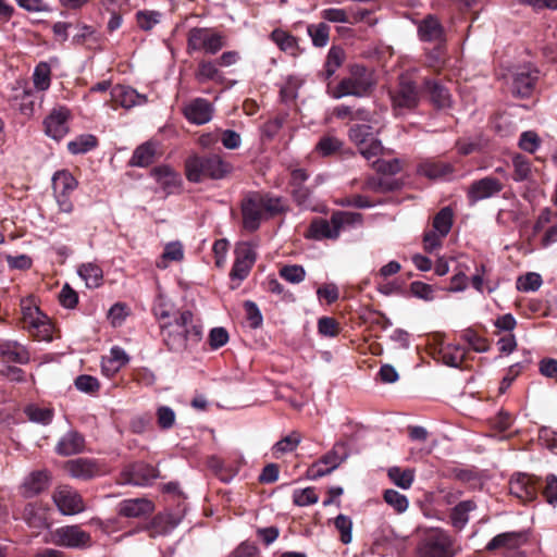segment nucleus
<instances>
[{
	"label": "nucleus",
	"mask_w": 557,
	"mask_h": 557,
	"mask_svg": "<svg viewBox=\"0 0 557 557\" xmlns=\"http://www.w3.org/2000/svg\"><path fill=\"white\" fill-rule=\"evenodd\" d=\"M374 85L372 72L363 65L355 64L350 67V75L343 78L334 88L329 87L327 92L334 99L346 96L364 97Z\"/></svg>",
	"instance_id": "1"
},
{
	"label": "nucleus",
	"mask_w": 557,
	"mask_h": 557,
	"mask_svg": "<svg viewBox=\"0 0 557 557\" xmlns=\"http://www.w3.org/2000/svg\"><path fill=\"white\" fill-rule=\"evenodd\" d=\"M231 171L232 165L218 154L191 157L186 161V176L194 183L203 178L221 180Z\"/></svg>",
	"instance_id": "2"
},
{
	"label": "nucleus",
	"mask_w": 557,
	"mask_h": 557,
	"mask_svg": "<svg viewBox=\"0 0 557 557\" xmlns=\"http://www.w3.org/2000/svg\"><path fill=\"white\" fill-rule=\"evenodd\" d=\"M362 215L357 212L337 211L331 220L318 219L312 221L309 236L313 239L337 238L339 233L350 226L361 225Z\"/></svg>",
	"instance_id": "3"
},
{
	"label": "nucleus",
	"mask_w": 557,
	"mask_h": 557,
	"mask_svg": "<svg viewBox=\"0 0 557 557\" xmlns=\"http://www.w3.org/2000/svg\"><path fill=\"white\" fill-rule=\"evenodd\" d=\"M459 550L456 540L440 528L425 531L418 546L420 557H455Z\"/></svg>",
	"instance_id": "4"
},
{
	"label": "nucleus",
	"mask_w": 557,
	"mask_h": 557,
	"mask_svg": "<svg viewBox=\"0 0 557 557\" xmlns=\"http://www.w3.org/2000/svg\"><path fill=\"white\" fill-rule=\"evenodd\" d=\"M23 327L36 339L50 342L53 326L48 317L28 299L21 301Z\"/></svg>",
	"instance_id": "5"
},
{
	"label": "nucleus",
	"mask_w": 557,
	"mask_h": 557,
	"mask_svg": "<svg viewBox=\"0 0 557 557\" xmlns=\"http://www.w3.org/2000/svg\"><path fill=\"white\" fill-rule=\"evenodd\" d=\"M23 327L36 339L50 342L53 326L48 317L28 299L21 301Z\"/></svg>",
	"instance_id": "6"
},
{
	"label": "nucleus",
	"mask_w": 557,
	"mask_h": 557,
	"mask_svg": "<svg viewBox=\"0 0 557 557\" xmlns=\"http://www.w3.org/2000/svg\"><path fill=\"white\" fill-rule=\"evenodd\" d=\"M23 327L36 339L50 342L53 326L48 317L28 299L21 301Z\"/></svg>",
	"instance_id": "7"
},
{
	"label": "nucleus",
	"mask_w": 557,
	"mask_h": 557,
	"mask_svg": "<svg viewBox=\"0 0 557 557\" xmlns=\"http://www.w3.org/2000/svg\"><path fill=\"white\" fill-rule=\"evenodd\" d=\"M224 47L223 36L211 28L194 27L187 34V51L215 54Z\"/></svg>",
	"instance_id": "8"
},
{
	"label": "nucleus",
	"mask_w": 557,
	"mask_h": 557,
	"mask_svg": "<svg viewBox=\"0 0 557 557\" xmlns=\"http://www.w3.org/2000/svg\"><path fill=\"white\" fill-rule=\"evenodd\" d=\"M49 542L72 549H86L92 545L90 533L77 524L63 525L52 530Z\"/></svg>",
	"instance_id": "9"
},
{
	"label": "nucleus",
	"mask_w": 557,
	"mask_h": 557,
	"mask_svg": "<svg viewBox=\"0 0 557 557\" xmlns=\"http://www.w3.org/2000/svg\"><path fill=\"white\" fill-rule=\"evenodd\" d=\"M349 138L357 146L360 154L368 161L383 152L381 140L374 135L373 128L366 124H356L349 129Z\"/></svg>",
	"instance_id": "10"
},
{
	"label": "nucleus",
	"mask_w": 557,
	"mask_h": 557,
	"mask_svg": "<svg viewBox=\"0 0 557 557\" xmlns=\"http://www.w3.org/2000/svg\"><path fill=\"white\" fill-rule=\"evenodd\" d=\"M193 322V313L188 310L180 312L174 322L169 323L162 330L163 342L172 351H181L185 349L187 335L184 329Z\"/></svg>",
	"instance_id": "11"
},
{
	"label": "nucleus",
	"mask_w": 557,
	"mask_h": 557,
	"mask_svg": "<svg viewBox=\"0 0 557 557\" xmlns=\"http://www.w3.org/2000/svg\"><path fill=\"white\" fill-rule=\"evenodd\" d=\"M52 500L63 516L78 515L86 509L82 495L70 485L57 486L52 493Z\"/></svg>",
	"instance_id": "12"
},
{
	"label": "nucleus",
	"mask_w": 557,
	"mask_h": 557,
	"mask_svg": "<svg viewBox=\"0 0 557 557\" xmlns=\"http://www.w3.org/2000/svg\"><path fill=\"white\" fill-rule=\"evenodd\" d=\"M393 108L397 112L411 110L419 103V91L408 75H401L398 87L391 92Z\"/></svg>",
	"instance_id": "13"
},
{
	"label": "nucleus",
	"mask_w": 557,
	"mask_h": 557,
	"mask_svg": "<svg viewBox=\"0 0 557 557\" xmlns=\"http://www.w3.org/2000/svg\"><path fill=\"white\" fill-rule=\"evenodd\" d=\"M539 70L531 64L517 66L511 73V91L515 96H531L539 79Z\"/></svg>",
	"instance_id": "14"
},
{
	"label": "nucleus",
	"mask_w": 557,
	"mask_h": 557,
	"mask_svg": "<svg viewBox=\"0 0 557 557\" xmlns=\"http://www.w3.org/2000/svg\"><path fill=\"white\" fill-rule=\"evenodd\" d=\"M235 255L236 258L230 276L233 281L242 282L248 276L256 261L255 246L250 243H239L235 248Z\"/></svg>",
	"instance_id": "15"
},
{
	"label": "nucleus",
	"mask_w": 557,
	"mask_h": 557,
	"mask_svg": "<svg viewBox=\"0 0 557 557\" xmlns=\"http://www.w3.org/2000/svg\"><path fill=\"white\" fill-rule=\"evenodd\" d=\"M504 188L503 183L493 176L473 181L467 191L468 200L471 205L492 198L498 195Z\"/></svg>",
	"instance_id": "16"
},
{
	"label": "nucleus",
	"mask_w": 557,
	"mask_h": 557,
	"mask_svg": "<svg viewBox=\"0 0 557 557\" xmlns=\"http://www.w3.org/2000/svg\"><path fill=\"white\" fill-rule=\"evenodd\" d=\"M539 487L540 479L525 473L516 474L509 482L510 494L523 503L536 499Z\"/></svg>",
	"instance_id": "17"
},
{
	"label": "nucleus",
	"mask_w": 557,
	"mask_h": 557,
	"mask_svg": "<svg viewBox=\"0 0 557 557\" xmlns=\"http://www.w3.org/2000/svg\"><path fill=\"white\" fill-rule=\"evenodd\" d=\"M70 110L65 107H55L45 119V132L47 136L60 140L69 133Z\"/></svg>",
	"instance_id": "18"
},
{
	"label": "nucleus",
	"mask_w": 557,
	"mask_h": 557,
	"mask_svg": "<svg viewBox=\"0 0 557 557\" xmlns=\"http://www.w3.org/2000/svg\"><path fill=\"white\" fill-rule=\"evenodd\" d=\"M52 475L48 470H36L25 476L20 491L26 498H32L45 492L51 484Z\"/></svg>",
	"instance_id": "19"
},
{
	"label": "nucleus",
	"mask_w": 557,
	"mask_h": 557,
	"mask_svg": "<svg viewBox=\"0 0 557 557\" xmlns=\"http://www.w3.org/2000/svg\"><path fill=\"white\" fill-rule=\"evenodd\" d=\"M67 474L77 480H91L101 473V469L95 460L88 458H75L64 463Z\"/></svg>",
	"instance_id": "20"
},
{
	"label": "nucleus",
	"mask_w": 557,
	"mask_h": 557,
	"mask_svg": "<svg viewBox=\"0 0 557 557\" xmlns=\"http://www.w3.org/2000/svg\"><path fill=\"white\" fill-rule=\"evenodd\" d=\"M157 478V469L147 463H135L122 472L121 483L131 485H148Z\"/></svg>",
	"instance_id": "21"
},
{
	"label": "nucleus",
	"mask_w": 557,
	"mask_h": 557,
	"mask_svg": "<svg viewBox=\"0 0 557 557\" xmlns=\"http://www.w3.org/2000/svg\"><path fill=\"white\" fill-rule=\"evenodd\" d=\"M244 227L248 231H256L263 218L264 210L260 203L259 195L255 194L245 199L242 206Z\"/></svg>",
	"instance_id": "22"
},
{
	"label": "nucleus",
	"mask_w": 557,
	"mask_h": 557,
	"mask_svg": "<svg viewBox=\"0 0 557 557\" xmlns=\"http://www.w3.org/2000/svg\"><path fill=\"white\" fill-rule=\"evenodd\" d=\"M110 94L111 100L125 109H131L147 102L145 95L138 94L134 88L128 86L117 85L111 89Z\"/></svg>",
	"instance_id": "23"
},
{
	"label": "nucleus",
	"mask_w": 557,
	"mask_h": 557,
	"mask_svg": "<svg viewBox=\"0 0 557 557\" xmlns=\"http://www.w3.org/2000/svg\"><path fill=\"white\" fill-rule=\"evenodd\" d=\"M212 106L203 99L197 98L184 108L185 117L194 124L202 125L212 119Z\"/></svg>",
	"instance_id": "24"
},
{
	"label": "nucleus",
	"mask_w": 557,
	"mask_h": 557,
	"mask_svg": "<svg viewBox=\"0 0 557 557\" xmlns=\"http://www.w3.org/2000/svg\"><path fill=\"white\" fill-rule=\"evenodd\" d=\"M418 35L423 41L443 42L445 40L444 28L433 15H428L418 23Z\"/></svg>",
	"instance_id": "25"
},
{
	"label": "nucleus",
	"mask_w": 557,
	"mask_h": 557,
	"mask_svg": "<svg viewBox=\"0 0 557 557\" xmlns=\"http://www.w3.org/2000/svg\"><path fill=\"white\" fill-rule=\"evenodd\" d=\"M153 511V505L146 498L125 499L119 504V513L127 518H139Z\"/></svg>",
	"instance_id": "26"
},
{
	"label": "nucleus",
	"mask_w": 557,
	"mask_h": 557,
	"mask_svg": "<svg viewBox=\"0 0 557 557\" xmlns=\"http://www.w3.org/2000/svg\"><path fill=\"white\" fill-rule=\"evenodd\" d=\"M85 438L76 431H69L58 442L55 451L61 456H71L83 451Z\"/></svg>",
	"instance_id": "27"
},
{
	"label": "nucleus",
	"mask_w": 557,
	"mask_h": 557,
	"mask_svg": "<svg viewBox=\"0 0 557 557\" xmlns=\"http://www.w3.org/2000/svg\"><path fill=\"white\" fill-rule=\"evenodd\" d=\"M527 541L522 532H505L494 536L486 545L487 550L497 548L516 549Z\"/></svg>",
	"instance_id": "28"
},
{
	"label": "nucleus",
	"mask_w": 557,
	"mask_h": 557,
	"mask_svg": "<svg viewBox=\"0 0 557 557\" xmlns=\"http://www.w3.org/2000/svg\"><path fill=\"white\" fill-rule=\"evenodd\" d=\"M0 357L4 361L26 363L29 360V352L25 346L15 341H7L0 344Z\"/></svg>",
	"instance_id": "29"
},
{
	"label": "nucleus",
	"mask_w": 557,
	"mask_h": 557,
	"mask_svg": "<svg viewBox=\"0 0 557 557\" xmlns=\"http://www.w3.org/2000/svg\"><path fill=\"white\" fill-rule=\"evenodd\" d=\"M424 91L429 95L432 103L437 108H447L450 106V94L448 89L438 82L426 79L424 82Z\"/></svg>",
	"instance_id": "30"
},
{
	"label": "nucleus",
	"mask_w": 557,
	"mask_h": 557,
	"mask_svg": "<svg viewBox=\"0 0 557 557\" xmlns=\"http://www.w3.org/2000/svg\"><path fill=\"white\" fill-rule=\"evenodd\" d=\"M474 500L468 499L457 504L449 515L451 525L457 530H462L468 521L470 512L476 509Z\"/></svg>",
	"instance_id": "31"
},
{
	"label": "nucleus",
	"mask_w": 557,
	"mask_h": 557,
	"mask_svg": "<svg viewBox=\"0 0 557 557\" xmlns=\"http://www.w3.org/2000/svg\"><path fill=\"white\" fill-rule=\"evenodd\" d=\"M271 40L280 48L281 51L296 57L299 53V45L296 37L289 33L276 28L270 35Z\"/></svg>",
	"instance_id": "32"
},
{
	"label": "nucleus",
	"mask_w": 557,
	"mask_h": 557,
	"mask_svg": "<svg viewBox=\"0 0 557 557\" xmlns=\"http://www.w3.org/2000/svg\"><path fill=\"white\" fill-rule=\"evenodd\" d=\"M345 60V51L339 46H332L327 52L326 60L321 72V76L330 79L342 66Z\"/></svg>",
	"instance_id": "33"
},
{
	"label": "nucleus",
	"mask_w": 557,
	"mask_h": 557,
	"mask_svg": "<svg viewBox=\"0 0 557 557\" xmlns=\"http://www.w3.org/2000/svg\"><path fill=\"white\" fill-rule=\"evenodd\" d=\"M418 173L429 178H447L453 173V166L446 162L426 161L419 165Z\"/></svg>",
	"instance_id": "34"
},
{
	"label": "nucleus",
	"mask_w": 557,
	"mask_h": 557,
	"mask_svg": "<svg viewBox=\"0 0 557 557\" xmlns=\"http://www.w3.org/2000/svg\"><path fill=\"white\" fill-rule=\"evenodd\" d=\"M77 187V181L66 170L58 171L52 176V188L54 195H70Z\"/></svg>",
	"instance_id": "35"
},
{
	"label": "nucleus",
	"mask_w": 557,
	"mask_h": 557,
	"mask_svg": "<svg viewBox=\"0 0 557 557\" xmlns=\"http://www.w3.org/2000/svg\"><path fill=\"white\" fill-rule=\"evenodd\" d=\"M77 273L88 288L99 287L102 283L103 273L96 263H83L78 267Z\"/></svg>",
	"instance_id": "36"
},
{
	"label": "nucleus",
	"mask_w": 557,
	"mask_h": 557,
	"mask_svg": "<svg viewBox=\"0 0 557 557\" xmlns=\"http://www.w3.org/2000/svg\"><path fill=\"white\" fill-rule=\"evenodd\" d=\"M157 153V145L148 141L140 146H138L129 161V164L133 166H148L154 161V157Z\"/></svg>",
	"instance_id": "37"
},
{
	"label": "nucleus",
	"mask_w": 557,
	"mask_h": 557,
	"mask_svg": "<svg viewBox=\"0 0 557 557\" xmlns=\"http://www.w3.org/2000/svg\"><path fill=\"white\" fill-rule=\"evenodd\" d=\"M184 259V248L180 242H171L164 246L161 257L157 260L156 265L159 269H166L170 262H180Z\"/></svg>",
	"instance_id": "38"
},
{
	"label": "nucleus",
	"mask_w": 557,
	"mask_h": 557,
	"mask_svg": "<svg viewBox=\"0 0 557 557\" xmlns=\"http://www.w3.org/2000/svg\"><path fill=\"white\" fill-rule=\"evenodd\" d=\"M440 356L446 366L458 368L465 359L466 350L460 345L447 344L441 347Z\"/></svg>",
	"instance_id": "39"
},
{
	"label": "nucleus",
	"mask_w": 557,
	"mask_h": 557,
	"mask_svg": "<svg viewBox=\"0 0 557 557\" xmlns=\"http://www.w3.org/2000/svg\"><path fill=\"white\" fill-rule=\"evenodd\" d=\"M307 34L314 47L323 48L330 40V26L324 22L309 24L307 26Z\"/></svg>",
	"instance_id": "40"
},
{
	"label": "nucleus",
	"mask_w": 557,
	"mask_h": 557,
	"mask_svg": "<svg viewBox=\"0 0 557 557\" xmlns=\"http://www.w3.org/2000/svg\"><path fill=\"white\" fill-rule=\"evenodd\" d=\"M98 145V139L91 134H83L67 143V149L72 154H83Z\"/></svg>",
	"instance_id": "41"
},
{
	"label": "nucleus",
	"mask_w": 557,
	"mask_h": 557,
	"mask_svg": "<svg viewBox=\"0 0 557 557\" xmlns=\"http://www.w3.org/2000/svg\"><path fill=\"white\" fill-rule=\"evenodd\" d=\"M387 475L396 486L403 490L410 488L414 480V471L412 469L403 470L399 467L389 468Z\"/></svg>",
	"instance_id": "42"
},
{
	"label": "nucleus",
	"mask_w": 557,
	"mask_h": 557,
	"mask_svg": "<svg viewBox=\"0 0 557 557\" xmlns=\"http://www.w3.org/2000/svg\"><path fill=\"white\" fill-rule=\"evenodd\" d=\"M135 17L138 27L144 32H149L161 22L162 14L156 10H139Z\"/></svg>",
	"instance_id": "43"
},
{
	"label": "nucleus",
	"mask_w": 557,
	"mask_h": 557,
	"mask_svg": "<svg viewBox=\"0 0 557 557\" xmlns=\"http://www.w3.org/2000/svg\"><path fill=\"white\" fill-rule=\"evenodd\" d=\"M454 221V212L449 207L441 209L433 219V228L441 235H448Z\"/></svg>",
	"instance_id": "44"
},
{
	"label": "nucleus",
	"mask_w": 557,
	"mask_h": 557,
	"mask_svg": "<svg viewBox=\"0 0 557 557\" xmlns=\"http://www.w3.org/2000/svg\"><path fill=\"white\" fill-rule=\"evenodd\" d=\"M51 69L46 62H40L34 70L33 83L37 90L45 91L50 87Z\"/></svg>",
	"instance_id": "45"
},
{
	"label": "nucleus",
	"mask_w": 557,
	"mask_h": 557,
	"mask_svg": "<svg viewBox=\"0 0 557 557\" xmlns=\"http://www.w3.org/2000/svg\"><path fill=\"white\" fill-rule=\"evenodd\" d=\"M195 77L198 83L205 84L220 78V71L214 62L202 60L198 64Z\"/></svg>",
	"instance_id": "46"
},
{
	"label": "nucleus",
	"mask_w": 557,
	"mask_h": 557,
	"mask_svg": "<svg viewBox=\"0 0 557 557\" xmlns=\"http://www.w3.org/2000/svg\"><path fill=\"white\" fill-rule=\"evenodd\" d=\"M23 519L34 529H42L47 525L44 512H40L35 504H27L23 510Z\"/></svg>",
	"instance_id": "47"
},
{
	"label": "nucleus",
	"mask_w": 557,
	"mask_h": 557,
	"mask_svg": "<svg viewBox=\"0 0 557 557\" xmlns=\"http://www.w3.org/2000/svg\"><path fill=\"white\" fill-rule=\"evenodd\" d=\"M300 441L301 437L296 432H293L292 434L283 437L281 441L274 444L272 448L273 456L277 458L278 454H286L295 450Z\"/></svg>",
	"instance_id": "48"
},
{
	"label": "nucleus",
	"mask_w": 557,
	"mask_h": 557,
	"mask_svg": "<svg viewBox=\"0 0 557 557\" xmlns=\"http://www.w3.org/2000/svg\"><path fill=\"white\" fill-rule=\"evenodd\" d=\"M152 176L162 186H175L178 181V174L170 166L163 165L153 169Z\"/></svg>",
	"instance_id": "49"
},
{
	"label": "nucleus",
	"mask_w": 557,
	"mask_h": 557,
	"mask_svg": "<svg viewBox=\"0 0 557 557\" xmlns=\"http://www.w3.org/2000/svg\"><path fill=\"white\" fill-rule=\"evenodd\" d=\"M345 447L343 444H336L331 451L325 454L321 459L327 467V470H335L345 459Z\"/></svg>",
	"instance_id": "50"
},
{
	"label": "nucleus",
	"mask_w": 557,
	"mask_h": 557,
	"mask_svg": "<svg viewBox=\"0 0 557 557\" xmlns=\"http://www.w3.org/2000/svg\"><path fill=\"white\" fill-rule=\"evenodd\" d=\"M343 146L342 140L334 136L322 137L315 146L317 152L322 157L337 152Z\"/></svg>",
	"instance_id": "51"
},
{
	"label": "nucleus",
	"mask_w": 557,
	"mask_h": 557,
	"mask_svg": "<svg viewBox=\"0 0 557 557\" xmlns=\"http://www.w3.org/2000/svg\"><path fill=\"white\" fill-rule=\"evenodd\" d=\"M280 276L292 284H299L306 277V271L302 265L288 264L280 270Z\"/></svg>",
	"instance_id": "52"
},
{
	"label": "nucleus",
	"mask_w": 557,
	"mask_h": 557,
	"mask_svg": "<svg viewBox=\"0 0 557 557\" xmlns=\"http://www.w3.org/2000/svg\"><path fill=\"white\" fill-rule=\"evenodd\" d=\"M384 500L398 513L405 512L409 506L408 498L395 490H386L384 492Z\"/></svg>",
	"instance_id": "53"
},
{
	"label": "nucleus",
	"mask_w": 557,
	"mask_h": 557,
	"mask_svg": "<svg viewBox=\"0 0 557 557\" xmlns=\"http://www.w3.org/2000/svg\"><path fill=\"white\" fill-rule=\"evenodd\" d=\"M543 281L539 273L529 272L525 275L519 276L517 280V288L521 292H535L537 290Z\"/></svg>",
	"instance_id": "54"
},
{
	"label": "nucleus",
	"mask_w": 557,
	"mask_h": 557,
	"mask_svg": "<svg viewBox=\"0 0 557 557\" xmlns=\"http://www.w3.org/2000/svg\"><path fill=\"white\" fill-rule=\"evenodd\" d=\"M541 138L533 131H525L521 133L518 141V146L521 150L534 153L541 146Z\"/></svg>",
	"instance_id": "55"
},
{
	"label": "nucleus",
	"mask_w": 557,
	"mask_h": 557,
	"mask_svg": "<svg viewBox=\"0 0 557 557\" xmlns=\"http://www.w3.org/2000/svg\"><path fill=\"white\" fill-rule=\"evenodd\" d=\"M25 413L30 421L41 423L44 425L49 424L53 418V411L51 409L36 406H28L25 409Z\"/></svg>",
	"instance_id": "56"
},
{
	"label": "nucleus",
	"mask_w": 557,
	"mask_h": 557,
	"mask_svg": "<svg viewBox=\"0 0 557 557\" xmlns=\"http://www.w3.org/2000/svg\"><path fill=\"white\" fill-rule=\"evenodd\" d=\"M512 164L515 168V181L521 182L529 178L531 174V163L528 158L521 154H516L512 158Z\"/></svg>",
	"instance_id": "57"
},
{
	"label": "nucleus",
	"mask_w": 557,
	"mask_h": 557,
	"mask_svg": "<svg viewBox=\"0 0 557 557\" xmlns=\"http://www.w3.org/2000/svg\"><path fill=\"white\" fill-rule=\"evenodd\" d=\"M321 17L329 23H343V24H354L350 18V15L346 12L345 9L341 8H329L324 9L320 13Z\"/></svg>",
	"instance_id": "58"
},
{
	"label": "nucleus",
	"mask_w": 557,
	"mask_h": 557,
	"mask_svg": "<svg viewBox=\"0 0 557 557\" xmlns=\"http://www.w3.org/2000/svg\"><path fill=\"white\" fill-rule=\"evenodd\" d=\"M293 500L297 506L313 505L319 500L318 494L313 487H306L302 490H295L293 493Z\"/></svg>",
	"instance_id": "59"
},
{
	"label": "nucleus",
	"mask_w": 557,
	"mask_h": 557,
	"mask_svg": "<svg viewBox=\"0 0 557 557\" xmlns=\"http://www.w3.org/2000/svg\"><path fill=\"white\" fill-rule=\"evenodd\" d=\"M157 422L162 430L171 429L176 420L174 410L169 406H159L157 408Z\"/></svg>",
	"instance_id": "60"
},
{
	"label": "nucleus",
	"mask_w": 557,
	"mask_h": 557,
	"mask_svg": "<svg viewBox=\"0 0 557 557\" xmlns=\"http://www.w3.org/2000/svg\"><path fill=\"white\" fill-rule=\"evenodd\" d=\"M335 528L341 533V541L344 544H348L351 542V530H352V521L348 516L338 515L335 518Z\"/></svg>",
	"instance_id": "61"
},
{
	"label": "nucleus",
	"mask_w": 557,
	"mask_h": 557,
	"mask_svg": "<svg viewBox=\"0 0 557 557\" xmlns=\"http://www.w3.org/2000/svg\"><path fill=\"white\" fill-rule=\"evenodd\" d=\"M373 168L376 172L386 174V175H395L401 170V162L399 159L392 160H382L376 159L373 161Z\"/></svg>",
	"instance_id": "62"
},
{
	"label": "nucleus",
	"mask_w": 557,
	"mask_h": 557,
	"mask_svg": "<svg viewBox=\"0 0 557 557\" xmlns=\"http://www.w3.org/2000/svg\"><path fill=\"white\" fill-rule=\"evenodd\" d=\"M228 332L222 326L213 327L209 333V346L212 350H216L228 342Z\"/></svg>",
	"instance_id": "63"
},
{
	"label": "nucleus",
	"mask_w": 557,
	"mask_h": 557,
	"mask_svg": "<svg viewBox=\"0 0 557 557\" xmlns=\"http://www.w3.org/2000/svg\"><path fill=\"white\" fill-rule=\"evenodd\" d=\"M462 338L469 344V346L476 352H485L488 350L487 341L478 335L472 330H466L462 334Z\"/></svg>",
	"instance_id": "64"
}]
</instances>
